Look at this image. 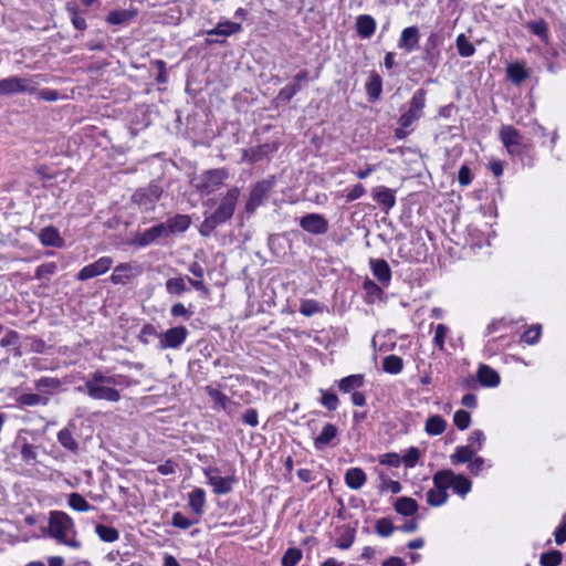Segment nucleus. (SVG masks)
Listing matches in <instances>:
<instances>
[{
  "label": "nucleus",
  "instance_id": "obj_8",
  "mask_svg": "<svg viewBox=\"0 0 566 566\" xmlns=\"http://www.w3.org/2000/svg\"><path fill=\"white\" fill-rule=\"evenodd\" d=\"M432 482L433 488L427 492V503L430 506H441L449 497L447 482L440 471L433 474Z\"/></svg>",
  "mask_w": 566,
  "mask_h": 566
},
{
  "label": "nucleus",
  "instance_id": "obj_52",
  "mask_svg": "<svg viewBox=\"0 0 566 566\" xmlns=\"http://www.w3.org/2000/svg\"><path fill=\"white\" fill-rule=\"evenodd\" d=\"M527 29L535 35L539 36L542 40H547L548 36V28L547 23L543 19H538L535 21H531L527 23Z\"/></svg>",
  "mask_w": 566,
  "mask_h": 566
},
{
  "label": "nucleus",
  "instance_id": "obj_61",
  "mask_svg": "<svg viewBox=\"0 0 566 566\" xmlns=\"http://www.w3.org/2000/svg\"><path fill=\"white\" fill-rule=\"evenodd\" d=\"M399 481L382 479L380 484V492L390 491L392 494H398L401 491Z\"/></svg>",
  "mask_w": 566,
  "mask_h": 566
},
{
  "label": "nucleus",
  "instance_id": "obj_58",
  "mask_svg": "<svg viewBox=\"0 0 566 566\" xmlns=\"http://www.w3.org/2000/svg\"><path fill=\"white\" fill-rule=\"evenodd\" d=\"M67 11L72 15V24L75 29L84 31L87 27L86 20L78 14V8L76 6H67Z\"/></svg>",
  "mask_w": 566,
  "mask_h": 566
},
{
  "label": "nucleus",
  "instance_id": "obj_23",
  "mask_svg": "<svg viewBox=\"0 0 566 566\" xmlns=\"http://www.w3.org/2000/svg\"><path fill=\"white\" fill-rule=\"evenodd\" d=\"M277 149L275 145L264 144L249 149H243L242 159L249 163L261 160L266 155L274 153Z\"/></svg>",
  "mask_w": 566,
  "mask_h": 566
},
{
  "label": "nucleus",
  "instance_id": "obj_2",
  "mask_svg": "<svg viewBox=\"0 0 566 566\" xmlns=\"http://www.w3.org/2000/svg\"><path fill=\"white\" fill-rule=\"evenodd\" d=\"M239 198V188L232 187L229 189L221 198L217 209L202 221L199 229L200 233L208 237L217 227L229 221L233 217Z\"/></svg>",
  "mask_w": 566,
  "mask_h": 566
},
{
  "label": "nucleus",
  "instance_id": "obj_45",
  "mask_svg": "<svg viewBox=\"0 0 566 566\" xmlns=\"http://www.w3.org/2000/svg\"><path fill=\"white\" fill-rule=\"evenodd\" d=\"M450 333V328L444 324H438L434 328L432 344L439 352L446 350V338Z\"/></svg>",
  "mask_w": 566,
  "mask_h": 566
},
{
  "label": "nucleus",
  "instance_id": "obj_42",
  "mask_svg": "<svg viewBox=\"0 0 566 566\" xmlns=\"http://www.w3.org/2000/svg\"><path fill=\"white\" fill-rule=\"evenodd\" d=\"M165 286L167 293L170 295H182L188 291L186 279L182 276L168 279Z\"/></svg>",
  "mask_w": 566,
  "mask_h": 566
},
{
  "label": "nucleus",
  "instance_id": "obj_21",
  "mask_svg": "<svg viewBox=\"0 0 566 566\" xmlns=\"http://www.w3.org/2000/svg\"><path fill=\"white\" fill-rule=\"evenodd\" d=\"M419 38L420 35L417 27L405 28L401 32L398 45L406 52H411L418 48Z\"/></svg>",
  "mask_w": 566,
  "mask_h": 566
},
{
  "label": "nucleus",
  "instance_id": "obj_51",
  "mask_svg": "<svg viewBox=\"0 0 566 566\" xmlns=\"http://www.w3.org/2000/svg\"><path fill=\"white\" fill-rule=\"evenodd\" d=\"M69 505L77 512H87L93 509V506L80 494V493H71L69 496Z\"/></svg>",
  "mask_w": 566,
  "mask_h": 566
},
{
  "label": "nucleus",
  "instance_id": "obj_26",
  "mask_svg": "<svg viewBox=\"0 0 566 566\" xmlns=\"http://www.w3.org/2000/svg\"><path fill=\"white\" fill-rule=\"evenodd\" d=\"M188 505L191 511L197 515L201 516L205 512L206 506V492L201 488H196L189 493Z\"/></svg>",
  "mask_w": 566,
  "mask_h": 566
},
{
  "label": "nucleus",
  "instance_id": "obj_54",
  "mask_svg": "<svg viewBox=\"0 0 566 566\" xmlns=\"http://www.w3.org/2000/svg\"><path fill=\"white\" fill-rule=\"evenodd\" d=\"M321 403L329 411L336 410L339 405L338 397L334 392H329L326 390H321Z\"/></svg>",
  "mask_w": 566,
  "mask_h": 566
},
{
  "label": "nucleus",
  "instance_id": "obj_7",
  "mask_svg": "<svg viewBox=\"0 0 566 566\" xmlns=\"http://www.w3.org/2000/svg\"><path fill=\"white\" fill-rule=\"evenodd\" d=\"M208 483L212 486L213 493L217 495H224L233 490V484L237 482L234 475L221 476L220 470L216 467H209L203 470Z\"/></svg>",
  "mask_w": 566,
  "mask_h": 566
},
{
  "label": "nucleus",
  "instance_id": "obj_47",
  "mask_svg": "<svg viewBox=\"0 0 566 566\" xmlns=\"http://www.w3.org/2000/svg\"><path fill=\"white\" fill-rule=\"evenodd\" d=\"M455 46L459 55L462 57H470L475 53L474 45L467 39L463 33L457 36Z\"/></svg>",
  "mask_w": 566,
  "mask_h": 566
},
{
  "label": "nucleus",
  "instance_id": "obj_40",
  "mask_svg": "<svg viewBox=\"0 0 566 566\" xmlns=\"http://www.w3.org/2000/svg\"><path fill=\"white\" fill-rule=\"evenodd\" d=\"M15 446H19L20 454L25 463L33 464L35 462L38 452L33 444L29 443L25 439H18Z\"/></svg>",
  "mask_w": 566,
  "mask_h": 566
},
{
  "label": "nucleus",
  "instance_id": "obj_3",
  "mask_svg": "<svg viewBox=\"0 0 566 566\" xmlns=\"http://www.w3.org/2000/svg\"><path fill=\"white\" fill-rule=\"evenodd\" d=\"M48 534L59 544L72 548H80L81 542L76 538L73 518L62 511H51L49 515Z\"/></svg>",
  "mask_w": 566,
  "mask_h": 566
},
{
  "label": "nucleus",
  "instance_id": "obj_33",
  "mask_svg": "<svg viewBox=\"0 0 566 566\" xmlns=\"http://www.w3.org/2000/svg\"><path fill=\"white\" fill-rule=\"evenodd\" d=\"M394 507L400 515L412 516L417 513L419 505L412 497L401 496L396 500Z\"/></svg>",
  "mask_w": 566,
  "mask_h": 566
},
{
  "label": "nucleus",
  "instance_id": "obj_36",
  "mask_svg": "<svg viewBox=\"0 0 566 566\" xmlns=\"http://www.w3.org/2000/svg\"><path fill=\"white\" fill-rule=\"evenodd\" d=\"M364 385V375L355 374L344 377L339 380L338 387L339 390L347 394L350 391H357L356 389L360 388Z\"/></svg>",
  "mask_w": 566,
  "mask_h": 566
},
{
  "label": "nucleus",
  "instance_id": "obj_25",
  "mask_svg": "<svg viewBox=\"0 0 566 566\" xmlns=\"http://www.w3.org/2000/svg\"><path fill=\"white\" fill-rule=\"evenodd\" d=\"M62 386V381L55 377H41L34 381V388L49 398L54 395Z\"/></svg>",
  "mask_w": 566,
  "mask_h": 566
},
{
  "label": "nucleus",
  "instance_id": "obj_43",
  "mask_svg": "<svg viewBox=\"0 0 566 566\" xmlns=\"http://www.w3.org/2000/svg\"><path fill=\"white\" fill-rule=\"evenodd\" d=\"M95 533L105 543H114L119 538V532L115 527L104 524H96Z\"/></svg>",
  "mask_w": 566,
  "mask_h": 566
},
{
  "label": "nucleus",
  "instance_id": "obj_5",
  "mask_svg": "<svg viewBox=\"0 0 566 566\" xmlns=\"http://www.w3.org/2000/svg\"><path fill=\"white\" fill-rule=\"evenodd\" d=\"M36 76H9L0 80V95H13L19 93L33 94L38 90Z\"/></svg>",
  "mask_w": 566,
  "mask_h": 566
},
{
  "label": "nucleus",
  "instance_id": "obj_53",
  "mask_svg": "<svg viewBox=\"0 0 566 566\" xmlns=\"http://www.w3.org/2000/svg\"><path fill=\"white\" fill-rule=\"evenodd\" d=\"M563 560V554L559 551L543 553L539 558L542 566H559Z\"/></svg>",
  "mask_w": 566,
  "mask_h": 566
},
{
  "label": "nucleus",
  "instance_id": "obj_62",
  "mask_svg": "<svg viewBox=\"0 0 566 566\" xmlns=\"http://www.w3.org/2000/svg\"><path fill=\"white\" fill-rule=\"evenodd\" d=\"M458 181L462 187H467L472 181L471 170L467 165H462L458 172Z\"/></svg>",
  "mask_w": 566,
  "mask_h": 566
},
{
  "label": "nucleus",
  "instance_id": "obj_59",
  "mask_svg": "<svg viewBox=\"0 0 566 566\" xmlns=\"http://www.w3.org/2000/svg\"><path fill=\"white\" fill-rule=\"evenodd\" d=\"M541 336V326L535 325L528 328L523 335L522 340L528 345H534L537 343L538 338Z\"/></svg>",
  "mask_w": 566,
  "mask_h": 566
},
{
  "label": "nucleus",
  "instance_id": "obj_17",
  "mask_svg": "<svg viewBox=\"0 0 566 566\" xmlns=\"http://www.w3.org/2000/svg\"><path fill=\"white\" fill-rule=\"evenodd\" d=\"M167 237H169V234L167 232L166 224L158 223L144 232L138 233L136 237V243L140 247H147L154 243L157 239Z\"/></svg>",
  "mask_w": 566,
  "mask_h": 566
},
{
  "label": "nucleus",
  "instance_id": "obj_44",
  "mask_svg": "<svg viewBox=\"0 0 566 566\" xmlns=\"http://www.w3.org/2000/svg\"><path fill=\"white\" fill-rule=\"evenodd\" d=\"M403 368L402 358L397 355H388L382 360L384 371L396 375L399 374Z\"/></svg>",
  "mask_w": 566,
  "mask_h": 566
},
{
  "label": "nucleus",
  "instance_id": "obj_12",
  "mask_svg": "<svg viewBox=\"0 0 566 566\" xmlns=\"http://www.w3.org/2000/svg\"><path fill=\"white\" fill-rule=\"evenodd\" d=\"M142 273V268L137 263H120L115 266L112 275L111 282L113 284L126 285L130 282V280Z\"/></svg>",
  "mask_w": 566,
  "mask_h": 566
},
{
  "label": "nucleus",
  "instance_id": "obj_41",
  "mask_svg": "<svg viewBox=\"0 0 566 566\" xmlns=\"http://www.w3.org/2000/svg\"><path fill=\"white\" fill-rule=\"evenodd\" d=\"M57 441L69 451L76 452L78 450V443L74 439L70 428H63L57 432Z\"/></svg>",
  "mask_w": 566,
  "mask_h": 566
},
{
  "label": "nucleus",
  "instance_id": "obj_9",
  "mask_svg": "<svg viewBox=\"0 0 566 566\" xmlns=\"http://www.w3.org/2000/svg\"><path fill=\"white\" fill-rule=\"evenodd\" d=\"M500 138L511 155H521L524 151L525 145L523 137L513 126H502L500 129Z\"/></svg>",
  "mask_w": 566,
  "mask_h": 566
},
{
  "label": "nucleus",
  "instance_id": "obj_30",
  "mask_svg": "<svg viewBox=\"0 0 566 566\" xmlns=\"http://www.w3.org/2000/svg\"><path fill=\"white\" fill-rule=\"evenodd\" d=\"M242 30L241 23L232 22V21H220L216 28L208 30V35H221L223 38L230 36L232 34L239 33Z\"/></svg>",
  "mask_w": 566,
  "mask_h": 566
},
{
  "label": "nucleus",
  "instance_id": "obj_20",
  "mask_svg": "<svg viewBox=\"0 0 566 566\" xmlns=\"http://www.w3.org/2000/svg\"><path fill=\"white\" fill-rule=\"evenodd\" d=\"M356 32L361 39H369L376 31V20L369 14H360L356 18Z\"/></svg>",
  "mask_w": 566,
  "mask_h": 566
},
{
  "label": "nucleus",
  "instance_id": "obj_29",
  "mask_svg": "<svg viewBox=\"0 0 566 566\" xmlns=\"http://www.w3.org/2000/svg\"><path fill=\"white\" fill-rule=\"evenodd\" d=\"M39 239L44 247L61 248L64 243L59 231L52 226L43 228L39 234Z\"/></svg>",
  "mask_w": 566,
  "mask_h": 566
},
{
  "label": "nucleus",
  "instance_id": "obj_57",
  "mask_svg": "<svg viewBox=\"0 0 566 566\" xmlns=\"http://www.w3.org/2000/svg\"><path fill=\"white\" fill-rule=\"evenodd\" d=\"M197 521L189 520L181 512H175L171 517V525L181 530H188Z\"/></svg>",
  "mask_w": 566,
  "mask_h": 566
},
{
  "label": "nucleus",
  "instance_id": "obj_22",
  "mask_svg": "<svg viewBox=\"0 0 566 566\" xmlns=\"http://www.w3.org/2000/svg\"><path fill=\"white\" fill-rule=\"evenodd\" d=\"M17 405L20 408L25 407H36V406H48L50 403V398L46 395H41L38 392H27L22 394L17 398Z\"/></svg>",
  "mask_w": 566,
  "mask_h": 566
},
{
  "label": "nucleus",
  "instance_id": "obj_27",
  "mask_svg": "<svg viewBox=\"0 0 566 566\" xmlns=\"http://www.w3.org/2000/svg\"><path fill=\"white\" fill-rule=\"evenodd\" d=\"M478 380L484 387H496L500 384V375L488 365H480Z\"/></svg>",
  "mask_w": 566,
  "mask_h": 566
},
{
  "label": "nucleus",
  "instance_id": "obj_56",
  "mask_svg": "<svg viewBox=\"0 0 566 566\" xmlns=\"http://www.w3.org/2000/svg\"><path fill=\"white\" fill-rule=\"evenodd\" d=\"M56 264L54 262H46L36 268L35 271V279L36 280H44L49 279L51 275H53L56 272Z\"/></svg>",
  "mask_w": 566,
  "mask_h": 566
},
{
  "label": "nucleus",
  "instance_id": "obj_6",
  "mask_svg": "<svg viewBox=\"0 0 566 566\" xmlns=\"http://www.w3.org/2000/svg\"><path fill=\"white\" fill-rule=\"evenodd\" d=\"M229 174L224 168L210 169L205 171L196 184V188L202 193H211L218 190Z\"/></svg>",
  "mask_w": 566,
  "mask_h": 566
},
{
  "label": "nucleus",
  "instance_id": "obj_28",
  "mask_svg": "<svg viewBox=\"0 0 566 566\" xmlns=\"http://www.w3.org/2000/svg\"><path fill=\"white\" fill-rule=\"evenodd\" d=\"M370 266L374 276L381 283L388 284L391 280V270L387 261L382 259L370 260Z\"/></svg>",
  "mask_w": 566,
  "mask_h": 566
},
{
  "label": "nucleus",
  "instance_id": "obj_32",
  "mask_svg": "<svg viewBox=\"0 0 566 566\" xmlns=\"http://www.w3.org/2000/svg\"><path fill=\"white\" fill-rule=\"evenodd\" d=\"M136 15V9L113 10L108 12L106 22L114 25L125 24L132 21Z\"/></svg>",
  "mask_w": 566,
  "mask_h": 566
},
{
  "label": "nucleus",
  "instance_id": "obj_13",
  "mask_svg": "<svg viewBox=\"0 0 566 566\" xmlns=\"http://www.w3.org/2000/svg\"><path fill=\"white\" fill-rule=\"evenodd\" d=\"M300 227L308 233L321 235L328 231V221L323 214L307 213L301 218Z\"/></svg>",
  "mask_w": 566,
  "mask_h": 566
},
{
  "label": "nucleus",
  "instance_id": "obj_46",
  "mask_svg": "<svg viewBox=\"0 0 566 566\" xmlns=\"http://www.w3.org/2000/svg\"><path fill=\"white\" fill-rule=\"evenodd\" d=\"M507 77L515 84H520L528 76L525 67L522 64L513 63L506 69Z\"/></svg>",
  "mask_w": 566,
  "mask_h": 566
},
{
  "label": "nucleus",
  "instance_id": "obj_64",
  "mask_svg": "<svg viewBox=\"0 0 566 566\" xmlns=\"http://www.w3.org/2000/svg\"><path fill=\"white\" fill-rule=\"evenodd\" d=\"M242 421L250 427H256L259 424L258 411L253 408L245 410L242 415Z\"/></svg>",
  "mask_w": 566,
  "mask_h": 566
},
{
  "label": "nucleus",
  "instance_id": "obj_11",
  "mask_svg": "<svg viewBox=\"0 0 566 566\" xmlns=\"http://www.w3.org/2000/svg\"><path fill=\"white\" fill-rule=\"evenodd\" d=\"M188 331L185 326H176L167 329L159 336V346L163 349L179 348L186 340Z\"/></svg>",
  "mask_w": 566,
  "mask_h": 566
},
{
  "label": "nucleus",
  "instance_id": "obj_14",
  "mask_svg": "<svg viewBox=\"0 0 566 566\" xmlns=\"http://www.w3.org/2000/svg\"><path fill=\"white\" fill-rule=\"evenodd\" d=\"M272 186L273 184L269 180H262L256 182L250 191L249 199L245 203V211L249 213H253L256 210V208L261 206L263 199L266 197Z\"/></svg>",
  "mask_w": 566,
  "mask_h": 566
},
{
  "label": "nucleus",
  "instance_id": "obj_10",
  "mask_svg": "<svg viewBox=\"0 0 566 566\" xmlns=\"http://www.w3.org/2000/svg\"><path fill=\"white\" fill-rule=\"evenodd\" d=\"M114 261L111 256H102L93 263L82 268L76 275L78 281H86L95 276L102 275L111 270Z\"/></svg>",
  "mask_w": 566,
  "mask_h": 566
},
{
  "label": "nucleus",
  "instance_id": "obj_34",
  "mask_svg": "<svg viewBox=\"0 0 566 566\" xmlns=\"http://www.w3.org/2000/svg\"><path fill=\"white\" fill-rule=\"evenodd\" d=\"M190 218L187 214H177L167 220L166 229L168 234H172L176 232H185L190 227Z\"/></svg>",
  "mask_w": 566,
  "mask_h": 566
},
{
  "label": "nucleus",
  "instance_id": "obj_49",
  "mask_svg": "<svg viewBox=\"0 0 566 566\" xmlns=\"http://www.w3.org/2000/svg\"><path fill=\"white\" fill-rule=\"evenodd\" d=\"M396 530L392 521L388 517H381L376 521L375 532L381 537H389Z\"/></svg>",
  "mask_w": 566,
  "mask_h": 566
},
{
  "label": "nucleus",
  "instance_id": "obj_60",
  "mask_svg": "<svg viewBox=\"0 0 566 566\" xmlns=\"http://www.w3.org/2000/svg\"><path fill=\"white\" fill-rule=\"evenodd\" d=\"M484 440H485V436H484L483 431L476 429V430L471 432V434L469 437V443L468 444L474 447L475 451H476V450H480L482 448Z\"/></svg>",
  "mask_w": 566,
  "mask_h": 566
},
{
  "label": "nucleus",
  "instance_id": "obj_18",
  "mask_svg": "<svg viewBox=\"0 0 566 566\" xmlns=\"http://www.w3.org/2000/svg\"><path fill=\"white\" fill-rule=\"evenodd\" d=\"M373 199L382 206L385 211H389L396 205L395 191L385 186H378L373 189Z\"/></svg>",
  "mask_w": 566,
  "mask_h": 566
},
{
  "label": "nucleus",
  "instance_id": "obj_38",
  "mask_svg": "<svg viewBox=\"0 0 566 566\" xmlns=\"http://www.w3.org/2000/svg\"><path fill=\"white\" fill-rule=\"evenodd\" d=\"M475 454V448L467 444L458 447L450 459L453 464L467 463L472 460Z\"/></svg>",
  "mask_w": 566,
  "mask_h": 566
},
{
  "label": "nucleus",
  "instance_id": "obj_63",
  "mask_svg": "<svg viewBox=\"0 0 566 566\" xmlns=\"http://www.w3.org/2000/svg\"><path fill=\"white\" fill-rule=\"evenodd\" d=\"M366 193V189L363 185L357 184L353 188L347 189L346 200L348 202L355 201Z\"/></svg>",
  "mask_w": 566,
  "mask_h": 566
},
{
  "label": "nucleus",
  "instance_id": "obj_4",
  "mask_svg": "<svg viewBox=\"0 0 566 566\" xmlns=\"http://www.w3.org/2000/svg\"><path fill=\"white\" fill-rule=\"evenodd\" d=\"M426 96L427 91L423 88H419L412 95L408 109L403 112L399 119V127L395 129V136L398 139H403L409 135L407 128L412 126L416 122H418L423 116V108L426 106Z\"/></svg>",
  "mask_w": 566,
  "mask_h": 566
},
{
  "label": "nucleus",
  "instance_id": "obj_19",
  "mask_svg": "<svg viewBox=\"0 0 566 566\" xmlns=\"http://www.w3.org/2000/svg\"><path fill=\"white\" fill-rule=\"evenodd\" d=\"M338 436V429L333 423H326L321 433L314 439V448L316 450H324L332 446V442Z\"/></svg>",
  "mask_w": 566,
  "mask_h": 566
},
{
  "label": "nucleus",
  "instance_id": "obj_15",
  "mask_svg": "<svg viewBox=\"0 0 566 566\" xmlns=\"http://www.w3.org/2000/svg\"><path fill=\"white\" fill-rule=\"evenodd\" d=\"M448 486L462 497L465 496L472 488L471 481L462 474H455L452 470H440Z\"/></svg>",
  "mask_w": 566,
  "mask_h": 566
},
{
  "label": "nucleus",
  "instance_id": "obj_16",
  "mask_svg": "<svg viewBox=\"0 0 566 566\" xmlns=\"http://www.w3.org/2000/svg\"><path fill=\"white\" fill-rule=\"evenodd\" d=\"M161 190L157 186L140 189L133 195V201L145 210L151 209L159 200Z\"/></svg>",
  "mask_w": 566,
  "mask_h": 566
},
{
  "label": "nucleus",
  "instance_id": "obj_31",
  "mask_svg": "<svg viewBox=\"0 0 566 566\" xmlns=\"http://www.w3.org/2000/svg\"><path fill=\"white\" fill-rule=\"evenodd\" d=\"M188 271L196 277V279H191V277L187 276V281L191 284V286L195 290L207 294L208 289L203 283V275H205L203 268L198 262H192L189 265Z\"/></svg>",
  "mask_w": 566,
  "mask_h": 566
},
{
  "label": "nucleus",
  "instance_id": "obj_1",
  "mask_svg": "<svg viewBox=\"0 0 566 566\" xmlns=\"http://www.w3.org/2000/svg\"><path fill=\"white\" fill-rule=\"evenodd\" d=\"M138 384V380L132 379L126 375L107 376L101 370H96L90 374L84 385L76 387V390L86 394L93 400L118 402L122 399V395L116 389L117 386L128 388Z\"/></svg>",
  "mask_w": 566,
  "mask_h": 566
},
{
  "label": "nucleus",
  "instance_id": "obj_24",
  "mask_svg": "<svg viewBox=\"0 0 566 566\" xmlns=\"http://www.w3.org/2000/svg\"><path fill=\"white\" fill-rule=\"evenodd\" d=\"M346 485L352 490L361 489L367 482V474L360 468H350L344 476Z\"/></svg>",
  "mask_w": 566,
  "mask_h": 566
},
{
  "label": "nucleus",
  "instance_id": "obj_39",
  "mask_svg": "<svg viewBox=\"0 0 566 566\" xmlns=\"http://www.w3.org/2000/svg\"><path fill=\"white\" fill-rule=\"evenodd\" d=\"M447 421L439 415L431 416L426 421L424 430L430 436H439L444 432Z\"/></svg>",
  "mask_w": 566,
  "mask_h": 566
},
{
  "label": "nucleus",
  "instance_id": "obj_55",
  "mask_svg": "<svg viewBox=\"0 0 566 566\" xmlns=\"http://www.w3.org/2000/svg\"><path fill=\"white\" fill-rule=\"evenodd\" d=\"M453 422L459 430H465L471 422V416L468 411L459 409L454 412Z\"/></svg>",
  "mask_w": 566,
  "mask_h": 566
},
{
  "label": "nucleus",
  "instance_id": "obj_50",
  "mask_svg": "<svg viewBox=\"0 0 566 566\" xmlns=\"http://www.w3.org/2000/svg\"><path fill=\"white\" fill-rule=\"evenodd\" d=\"M303 557L300 548L291 547L283 554L281 564L282 566H296Z\"/></svg>",
  "mask_w": 566,
  "mask_h": 566
},
{
  "label": "nucleus",
  "instance_id": "obj_37",
  "mask_svg": "<svg viewBox=\"0 0 566 566\" xmlns=\"http://www.w3.org/2000/svg\"><path fill=\"white\" fill-rule=\"evenodd\" d=\"M382 91V80L377 73H373L366 83V93L369 101L375 102L379 98Z\"/></svg>",
  "mask_w": 566,
  "mask_h": 566
},
{
  "label": "nucleus",
  "instance_id": "obj_48",
  "mask_svg": "<svg viewBox=\"0 0 566 566\" xmlns=\"http://www.w3.org/2000/svg\"><path fill=\"white\" fill-rule=\"evenodd\" d=\"M323 311H324V305H322L319 302H317L315 300L307 298V300H303L301 302L300 313L303 314L304 316L310 317L315 314L323 313Z\"/></svg>",
  "mask_w": 566,
  "mask_h": 566
},
{
  "label": "nucleus",
  "instance_id": "obj_35",
  "mask_svg": "<svg viewBox=\"0 0 566 566\" xmlns=\"http://www.w3.org/2000/svg\"><path fill=\"white\" fill-rule=\"evenodd\" d=\"M206 391L213 401L216 409L229 411L230 407L234 405L233 401L227 395H224L222 391L216 388L208 386L206 387Z\"/></svg>",
  "mask_w": 566,
  "mask_h": 566
}]
</instances>
